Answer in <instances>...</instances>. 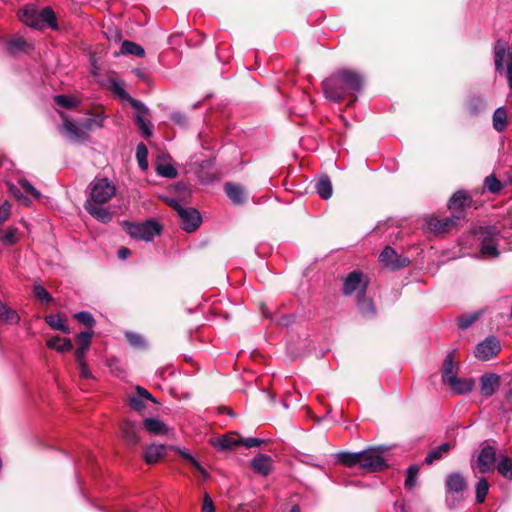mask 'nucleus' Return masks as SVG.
I'll use <instances>...</instances> for the list:
<instances>
[{"mask_svg": "<svg viewBox=\"0 0 512 512\" xmlns=\"http://www.w3.org/2000/svg\"><path fill=\"white\" fill-rule=\"evenodd\" d=\"M452 448V445L450 443H442L441 445H439L438 447L436 448H433L428 454L427 456L425 457L424 459V463L427 464V465H431L432 463H434L435 461L439 460L442 458V456L447 453L448 451H450V449Z\"/></svg>", "mask_w": 512, "mask_h": 512, "instance_id": "7c9ffc66", "label": "nucleus"}, {"mask_svg": "<svg viewBox=\"0 0 512 512\" xmlns=\"http://www.w3.org/2000/svg\"><path fill=\"white\" fill-rule=\"evenodd\" d=\"M507 121V113L504 107H499L493 114V127L497 132H502L505 129Z\"/></svg>", "mask_w": 512, "mask_h": 512, "instance_id": "c9c22d12", "label": "nucleus"}, {"mask_svg": "<svg viewBox=\"0 0 512 512\" xmlns=\"http://www.w3.org/2000/svg\"><path fill=\"white\" fill-rule=\"evenodd\" d=\"M251 467L256 473L267 476L272 470V458L260 453L251 460Z\"/></svg>", "mask_w": 512, "mask_h": 512, "instance_id": "a211bd4d", "label": "nucleus"}, {"mask_svg": "<svg viewBox=\"0 0 512 512\" xmlns=\"http://www.w3.org/2000/svg\"><path fill=\"white\" fill-rule=\"evenodd\" d=\"M368 282L364 280L360 271H353L347 275L343 283V293L347 296L357 294V297L365 295Z\"/></svg>", "mask_w": 512, "mask_h": 512, "instance_id": "1a4fd4ad", "label": "nucleus"}, {"mask_svg": "<svg viewBox=\"0 0 512 512\" xmlns=\"http://www.w3.org/2000/svg\"><path fill=\"white\" fill-rule=\"evenodd\" d=\"M494 64L499 74H505L508 86L512 90V52L509 44L502 40H497L494 45Z\"/></svg>", "mask_w": 512, "mask_h": 512, "instance_id": "7ed1b4c3", "label": "nucleus"}, {"mask_svg": "<svg viewBox=\"0 0 512 512\" xmlns=\"http://www.w3.org/2000/svg\"><path fill=\"white\" fill-rule=\"evenodd\" d=\"M337 461L345 466L353 467L360 465V452H340L337 454Z\"/></svg>", "mask_w": 512, "mask_h": 512, "instance_id": "473e14b6", "label": "nucleus"}, {"mask_svg": "<svg viewBox=\"0 0 512 512\" xmlns=\"http://www.w3.org/2000/svg\"><path fill=\"white\" fill-rule=\"evenodd\" d=\"M121 52L123 54H130V55H134L137 57L145 56V51L140 45H138L132 41H128V40H125L122 43Z\"/></svg>", "mask_w": 512, "mask_h": 512, "instance_id": "58836bf2", "label": "nucleus"}, {"mask_svg": "<svg viewBox=\"0 0 512 512\" xmlns=\"http://www.w3.org/2000/svg\"><path fill=\"white\" fill-rule=\"evenodd\" d=\"M446 488L449 492H462L466 488V481L461 474L451 473L447 476Z\"/></svg>", "mask_w": 512, "mask_h": 512, "instance_id": "a878e982", "label": "nucleus"}, {"mask_svg": "<svg viewBox=\"0 0 512 512\" xmlns=\"http://www.w3.org/2000/svg\"><path fill=\"white\" fill-rule=\"evenodd\" d=\"M457 364L453 361V352L449 353L443 363L442 380L443 383H448L451 378L457 376Z\"/></svg>", "mask_w": 512, "mask_h": 512, "instance_id": "cd10ccee", "label": "nucleus"}, {"mask_svg": "<svg viewBox=\"0 0 512 512\" xmlns=\"http://www.w3.org/2000/svg\"><path fill=\"white\" fill-rule=\"evenodd\" d=\"M212 444L220 451H227L240 445V439L236 438L235 434L231 433L214 439Z\"/></svg>", "mask_w": 512, "mask_h": 512, "instance_id": "393cba45", "label": "nucleus"}, {"mask_svg": "<svg viewBox=\"0 0 512 512\" xmlns=\"http://www.w3.org/2000/svg\"><path fill=\"white\" fill-rule=\"evenodd\" d=\"M136 393L141 396V398L144 400H149L153 403H158L157 400L153 397V395L145 388L141 386L136 387Z\"/></svg>", "mask_w": 512, "mask_h": 512, "instance_id": "e2e57ef3", "label": "nucleus"}, {"mask_svg": "<svg viewBox=\"0 0 512 512\" xmlns=\"http://www.w3.org/2000/svg\"><path fill=\"white\" fill-rule=\"evenodd\" d=\"M498 472L506 479H512V459L503 456L497 466Z\"/></svg>", "mask_w": 512, "mask_h": 512, "instance_id": "a19ab883", "label": "nucleus"}, {"mask_svg": "<svg viewBox=\"0 0 512 512\" xmlns=\"http://www.w3.org/2000/svg\"><path fill=\"white\" fill-rule=\"evenodd\" d=\"M125 335H126L128 342L133 347L141 348V347L145 346V341L141 335H139L137 333H132V332H127Z\"/></svg>", "mask_w": 512, "mask_h": 512, "instance_id": "4d7b16f0", "label": "nucleus"}, {"mask_svg": "<svg viewBox=\"0 0 512 512\" xmlns=\"http://www.w3.org/2000/svg\"><path fill=\"white\" fill-rule=\"evenodd\" d=\"M500 387V376L494 373L484 374L480 377V393L489 398L496 393Z\"/></svg>", "mask_w": 512, "mask_h": 512, "instance_id": "f3484780", "label": "nucleus"}, {"mask_svg": "<svg viewBox=\"0 0 512 512\" xmlns=\"http://www.w3.org/2000/svg\"><path fill=\"white\" fill-rule=\"evenodd\" d=\"M362 87L363 77L350 69H339L322 82L325 97L333 102L360 92Z\"/></svg>", "mask_w": 512, "mask_h": 512, "instance_id": "f257e3e1", "label": "nucleus"}, {"mask_svg": "<svg viewBox=\"0 0 512 512\" xmlns=\"http://www.w3.org/2000/svg\"><path fill=\"white\" fill-rule=\"evenodd\" d=\"M76 361L79 365L80 376L85 379L90 378L91 372H90L88 366L86 365L85 361L84 360H76Z\"/></svg>", "mask_w": 512, "mask_h": 512, "instance_id": "69168bd1", "label": "nucleus"}, {"mask_svg": "<svg viewBox=\"0 0 512 512\" xmlns=\"http://www.w3.org/2000/svg\"><path fill=\"white\" fill-rule=\"evenodd\" d=\"M93 334L94 332L90 330L81 332L77 335L76 340L78 348L75 351L76 360H84L85 354L89 349Z\"/></svg>", "mask_w": 512, "mask_h": 512, "instance_id": "aec40b11", "label": "nucleus"}, {"mask_svg": "<svg viewBox=\"0 0 512 512\" xmlns=\"http://www.w3.org/2000/svg\"><path fill=\"white\" fill-rule=\"evenodd\" d=\"M62 130L65 132L67 138L73 142H83L88 139V134L84 132L79 122H74L68 118L64 119Z\"/></svg>", "mask_w": 512, "mask_h": 512, "instance_id": "4468645a", "label": "nucleus"}, {"mask_svg": "<svg viewBox=\"0 0 512 512\" xmlns=\"http://www.w3.org/2000/svg\"><path fill=\"white\" fill-rule=\"evenodd\" d=\"M19 18L25 25L37 30H43L46 26L58 29L55 13L50 7L38 12L33 5H27L20 11Z\"/></svg>", "mask_w": 512, "mask_h": 512, "instance_id": "f03ea898", "label": "nucleus"}, {"mask_svg": "<svg viewBox=\"0 0 512 512\" xmlns=\"http://www.w3.org/2000/svg\"><path fill=\"white\" fill-rule=\"evenodd\" d=\"M315 189L322 199L328 200L331 198L333 188L330 178L327 175L321 176L315 183Z\"/></svg>", "mask_w": 512, "mask_h": 512, "instance_id": "bb28decb", "label": "nucleus"}, {"mask_svg": "<svg viewBox=\"0 0 512 512\" xmlns=\"http://www.w3.org/2000/svg\"><path fill=\"white\" fill-rule=\"evenodd\" d=\"M224 191L233 204L241 205L244 203L245 194L243 188L240 185L227 182L224 186Z\"/></svg>", "mask_w": 512, "mask_h": 512, "instance_id": "5701e85b", "label": "nucleus"}, {"mask_svg": "<svg viewBox=\"0 0 512 512\" xmlns=\"http://www.w3.org/2000/svg\"><path fill=\"white\" fill-rule=\"evenodd\" d=\"M451 390L456 394H467L472 391L474 387L473 379H461L455 376L451 378V380L446 383Z\"/></svg>", "mask_w": 512, "mask_h": 512, "instance_id": "4be33fe9", "label": "nucleus"}, {"mask_svg": "<svg viewBox=\"0 0 512 512\" xmlns=\"http://www.w3.org/2000/svg\"><path fill=\"white\" fill-rule=\"evenodd\" d=\"M462 218V215H453L452 217L446 218H435L431 217L427 221V226L430 231L436 233H443L450 230L451 227L455 226L457 221Z\"/></svg>", "mask_w": 512, "mask_h": 512, "instance_id": "2eb2a0df", "label": "nucleus"}, {"mask_svg": "<svg viewBox=\"0 0 512 512\" xmlns=\"http://www.w3.org/2000/svg\"><path fill=\"white\" fill-rule=\"evenodd\" d=\"M34 293L36 297L44 304H48L53 300L51 294L42 285H34Z\"/></svg>", "mask_w": 512, "mask_h": 512, "instance_id": "3c124183", "label": "nucleus"}, {"mask_svg": "<svg viewBox=\"0 0 512 512\" xmlns=\"http://www.w3.org/2000/svg\"><path fill=\"white\" fill-rule=\"evenodd\" d=\"M147 157H148L147 147L143 143L138 144L137 148H136V158H137L139 167L143 170H146L148 168Z\"/></svg>", "mask_w": 512, "mask_h": 512, "instance_id": "c03bdc74", "label": "nucleus"}, {"mask_svg": "<svg viewBox=\"0 0 512 512\" xmlns=\"http://www.w3.org/2000/svg\"><path fill=\"white\" fill-rule=\"evenodd\" d=\"M484 186L491 193H498L502 188L501 182L494 175L485 178Z\"/></svg>", "mask_w": 512, "mask_h": 512, "instance_id": "603ef678", "label": "nucleus"}, {"mask_svg": "<svg viewBox=\"0 0 512 512\" xmlns=\"http://www.w3.org/2000/svg\"><path fill=\"white\" fill-rule=\"evenodd\" d=\"M265 441L259 438L248 437L240 439V445L245 446L246 448H253L261 446Z\"/></svg>", "mask_w": 512, "mask_h": 512, "instance_id": "bf43d9fd", "label": "nucleus"}, {"mask_svg": "<svg viewBox=\"0 0 512 512\" xmlns=\"http://www.w3.org/2000/svg\"><path fill=\"white\" fill-rule=\"evenodd\" d=\"M47 346L58 352H66L72 349V342L68 338L61 339L60 337L55 336L47 341Z\"/></svg>", "mask_w": 512, "mask_h": 512, "instance_id": "72a5a7b5", "label": "nucleus"}, {"mask_svg": "<svg viewBox=\"0 0 512 512\" xmlns=\"http://www.w3.org/2000/svg\"><path fill=\"white\" fill-rule=\"evenodd\" d=\"M11 205L8 201H5L0 206V222H5L10 216Z\"/></svg>", "mask_w": 512, "mask_h": 512, "instance_id": "680f3d73", "label": "nucleus"}, {"mask_svg": "<svg viewBox=\"0 0 512 512\" xmlns=\"http://www.w3.org/2000/svg\"><path fill=\"white\" fill-rule=\"evenodd\" d=\"M170 205L176 210L182 222V228L187 232H193L201 223V215L195 208L182 207L175 199L170 201Z\"/></svg>", "mask_w": 512, "mask_h": 512, "instance_id": "6e6552de", "label": "nucleus"}, {"mask_svg": "<svg viewBox=\"0 0 512 512\" xmlns=\"http://www.w3.org/2000/svg\"><path fill=\"white\" fill-rule=\"evenodd\" d=\"M180 454L187 460L191 463V465L197 469L202 475L204 478H207L208 477V474L206 472V470L200 465V463L188 452L186 451H180Z\"/></svg>", "mask_w": 512, "mask_h": 512, "instance_id": "6e6d98bb", "label": "nucleus"}, {"mask_svg": "<svg viewBox=\"0 0 512 512\" xmlns=\"http://www.w3.org/2000/svg\"><path fill=\"white\" fill-rule=\"evenodd\" d=\"M202 512H215L213 501L207 493L204 495Z\"/></svg>", "mask_w": 512, "mask_h": 512, "instance_id": "0e129e2a", "label": "nucleus"}, {"mask_svg": "<svg viewBox=\"0 0 512 512\" xmlns=\"http://www.w3.org/2000/svg\"><path fill=\"white\" fill-rule=\"evenodd\" d=\"M117 254H118L119 259L125 260L130 256L131 251L127 247H120L118 249Z\"/></svg>", "mask_w": 512, "mask_h": 512, "instance_id": "774afa93", "label": "nucleus"}, {"mask_svg": "<svg viewBox=\"0 0 512 512\" xmlns=\"http://www.w3.org/2000/svg\"><path fill=\"white\" fill-rule=\"evenodd\" d=\"M89 198L86 201L107 203L116 193L114 183L107 178L96 177L89 185Z\"/></svg>", "mask_w": 512, "mask_h": 512, "instance_id": "39448f33", "label": "nucleus"}, {"mask_svg": "<svg viewBox=\"0 0 512 512\" xmlns=\"http://www.w3.org/2000/svg\"><path fill=\"white\" fill-rule=\"evenodd\" d=\"M126 100L131 104V106L134 109H136L138 111V114L142 115L147 112V108L141 101L136 100V99L132 98L131 96H129V98H127Z\"/></svg>", "mask_w": 512, "mask_h": 512, "instance_id": "052dcab7", "label": "nucleus"}, {"mask_svg": "<svg viewBox=\"0 0 512 512\" xmlns=\"http://www.w3.org/2000/svg\"><path fill=\"white\" fill-rule=\"evenodd\" d=\"M171 118L175 123H177L181 126H184L187 124L186 116L180 112L173 113Z\"/></svg>", "mask_w": 512, "mask_h": 512, "instance_id": "338daca9", "label": "nucleus"}, {"mask_svg": "<svg viewBox=\"0 0 512 512\" xmlns=\"http://www.w3.org/2000/svg\"><path fill=\"white\" fill-rule=\"evenodd\" d=\"M166 454V446L162 444H152L148 446L144 453V460L147 464L158 462Z\"/></svg>", "mask_w": 512, "mask_h": 512, "instance_id": "b1692460", "label": "nucleus"}, {"mask_svg": "<svg viewBox=\"0 0 512 512\" xmlns=\"http://www.w3.org/2000/svg\"><path fill=\"white\" fill-rule=\"evenodd\" d=\"M496 461V450L487 445L483 447L477 458V466L480 473H488L493 470Z\"/></svg>", "mask_w": 512, "mask_h": 512, "instance_id": "ddd939ff", "label": "nucleus"}, {"mask_svg": "<svg viewBox=\"0 0 512 512\" xmlns=\"http://www.w3.org/2000/svg\"><path fill=\"white\" fill-rule=\"evenodd\" d=\"M108 83L111 91L120 99L126 100L127 98H129L130 95L126 92L124 84L121 80L116 78H110Z\"/></svg>", "mask_w": 512, "mask_h": 512, "instance_id": "ea45409f", "label": "nucleus"}, {"mask_svg": "<svg viewBox=\"0 0 512 512\" xmlns=\"http://www.w3.org/2000/svg\"><path fill=\"white\" fill-rule=\"evenodd\" d=\"M126 232L134 239L151 241L161 233V226L153 220L142 223H126Z\"/></svg>", "mask_w": 512, "mask_h": 512, "instance_id": "0eeeda50", "label": "nucleus"}, {"mask_svg": "<svg viewBox=\"0 0 512 512\" xmlns=\"http://www.w3.org/2000/svg\"><path fill=\"white\" fill-rule=\"evenodd\" d=\"M18 229L16 227H9L5 234L0 237V242L4 245H14L17 243Z\"/></svg>", "mask_w": 512, "mask_h": 512, "instance_id": "de8ad7c7", "label": "nucleus"}, {"mask_svg": "<svg viewBox=\"0 0 512 512\" xmlns=\"http://www.w3.org/2000/svg\"><path fill=\"white\" fill-rule=\"evenodd\" d=\"M384 449L381 447H370L360 451V468L369 473L384 470L388 465L383 457Z\"/></svg>", "mask_w": 512, "mask_h": 512, "instance_id": "423d86ee", "label": "nucleus"}, {"mask_svg": "<svg viewBox=\"0 0 512 512\" xmlns=\"http://www.w3.org/2000/svg\"><path fill=\"white\" fill-rule=\"evenodd\" d=\"M481 311L472 312L469 314L462 315L458 319V326L465 330L469 328L473 323H475L481 316Z\"/></svg>", "mask_w": 512, "mask_h": 512, "instance_id": "79ce46f5", "label": "nucleus"}, {"mask_svg": "<svg viewBox=\"0 0 512 512\" xmlns=\"http://www.w3.org/2000/svg\"><path fill=\"white\" fill-rule=\"evenodd\" d=\"M419 472V467L417 465H411L407 469V475L405 479V486L409 489H412L417 484V476Z\"/></svg>", "mask_w": 512, "mask_h": 512, "instance_id": "49530a36", "label": "nucleus"}, {"mask_svg": "<svg viewBox=\"0 0 512 512\" xmlns=\"http://www.w3.org/2000/svg\"><path fill=\"white\" fill-rule=\"evenodd\" d=\"M135 120H136V123H137V126L138 128L141 130V132L143 133V135L148 138L152 135V124L150 123V121L146 120L143 115L141 114H137L135 116Z\"/></svg>", "mask_w": 512, "mask_h": 512, "instance_id": "a18cd8bd", "label": "nucleus"}, {"mask_svg": "<svg viewBox=\"0 0 512 512\" xmlns=\"http://www.w3.org/2000/svg\"><path fill=\"white\" fill-rule=\"evenodd\" d=\"M45 321L53 329L59 330L64 333L69 332V328L65 324V320L60 315H48L45 317Z\"/></svg>", "mask_w": 512, "mask_h": 512, "instance_id": "4c0bfd02", "label": "nucleus"}, {"mask_svg": "<svg viewBox=\"0 0 512 512\" xmlns=\"http://www.w3.org/2000/svg\"><path fill=\"white\" fill-rule=\"evenodd\" d=\"M104 118L100 115H93L78 121L84 132L95 130L102 127Z\"/></svg>", "mask_w": 512, "mask_h": 512, "instance_id": "f704fd0d", "label": "nucleus"}, {"mask_svg": "<svg viewBox=\"0 0 512 512\" xmlns=\"http://www.w3.org/2000/svg\"><path fill=\"white\" fill-rule=\"evenodd\" d=\"M27 45L26 41L21 37H16L8 41L7 48L10 52L23 50Z\"/></svg>", "mask_w": 512, "mask_h": 512, "instance_id": "5fc2aeb1", "label": "nucleus"}, {"mask_svg": "<svg viewBox=\"0 0 512 512\" xmlns=\"http://www.w3.org/2000/svg\"><path fill=\"white\" fill-rule=\"evenodd\" d=\"M19 187L15 185L10 186V192L25 205L30 204V199L23 195V190L26 194L31 195L33 198L38 199L41 197V193L26 179H20L18 181Z\"/></svg>", "mask_w": 512, "mask_h": 512, "instance_id": "f8f14e48", "label": "nucleus"}, {"mask_svg": "<svg viewBox=\"0 0 512 512\" xmlns=\"http://www.w3.org/2000/svg\"><path fill=\"white\" fill-rule=\"evenodd\" d=\"M501 350L500 342L495 336H489L478 343L474 350V355L480 360H489L497 355Z\"/></svg>", "mask_w": 512, "mask_h": 512, "instance_id": "9d476101", "label": "nucleus"}, {"mask_svg": "<svg viewBox=\"0 0 512 512\" xmlns=\"http://www.w3.org/2000/svg\"><path fill=\"white\" fill-rule=\"evenodd\" d=\"M357 302L359 311L363 317L372 318L376 315V309L371 299H368L363 295L357 297Z\"/></svg>", "mask_w": 512, "mask_h": 512, "instance_id": "c756f323", "label": "nucleus"}, {"mask_svg": "<svg viewBox=\"0 0 512 512\" xmlns=\"http://www.w3.org/2000/svg\"><path fill=\"white\" fill-rule=\"evenodd\" d=\"M103 204L104 203L85 201L84 208L93 218L106 224L112 220V214Z\"/></svg>", "mask_w": 512, "mask_h": 512, "instance_id": "dca6fc26", "label": "nucleus"}, {"mask_svg": "<svg viewBox=\"0 0 512 512\" xmlns=\"http://www.w3.org/2000/svg\"><path fill=\"white\" fill-rule=\"evenodd\" d=\"M0 320L8 324H18L20 317L14 309L8 307L0 300Z\"/></svg>", "mask_w": 512, "mask_h": 512, "instance_id": "2f4dec72", "label": "nucleus"}, {"mask_svg": "<svg viewBox=\"0 0 512 512\" xmlns=\"http://www.w3.org/2000/svg\"><path fill=\"white\" fill-rule=\"evenodd\" d=\"M500 230L496 226L480 227L476 235L480 241V252L485 258H497L500 255L498 250Z\"/></svg>", "mask_w": 512, "mask_h": 512, "instance_id": "20e7f679", "label": "nucleus"}, {"mask_svg": "<svg viewBox=\"0 0 512 512\" xmlns=\"http://www.w3.org/2000/svg\"><path fill=\"white\" fill-rule=\"evenodd\" d=\"M129 405L133 410L138 412H141L145 408L143 399L139 394L133 395L129 398Z\"/></svg>", "mask_w": 512, "mask_h": 512, "instance_id": "13d9d810", "label": "nucleus"}, {"mask_svg": "<svg viewBox=\"0 0 512 512\" xmlns=\"http://www.w3.org/2000/svg\"><path fill=\"white\" fill-rule=\"evenodd\" d=\"M379 261L391 270H398L409 264V260L406 257L398 255L390 246H386L380 253Z\"/></svg>", "mask_w": 512, "mask_h": 512, "instance_id": "9b49d317", "label": "nucleus"}, {"mask_svg": "<svg viewBox=\"0 0 512 512\" xmlns=\"http://www.w3.org/2000/svg\"><path fill=\"white\" fill-rule=\"evenodd\" d=\"M486 102L483 97L473 95L469 98L467 109L470 114L476 115L485 109Z\"/></svg>", "mask_w": 512, "mask_h": 512, "instance_id": "e433bc0d", "label": "nucleus"}, {"mask_svg": "<svg viewBox=\"0 0 512 512\" xmlns=\"http://www.w3.org/2000/svg\"><path fill=\"white\" fill-rule=\"evenodd\" d=\"M468 199L469 198H468V195L466 194V192L457 191L450 198L448 207L451 211L457 212L456 215L461 214L463 216V213L461 210L464 207V205L466 204V202L468 201Z\"/></svg>", "mask_w": 512, "mask_h": 512, "instance_id": "c85d7f7f", "label": "nucleus"}, {"mask_svg": "<svg viewBox=\"0 0 512 512\" xmlns=\"http://www.w3.org/2000/svg\"><path fill=\"white\" fill-rule=\"evenodd\" d=\"M489 491V483L486 478L482 477L478 480L476 485V501L483 503Z\"/></svg>", "mask_w": 512, "mask_h": 512, "instance_id": "37998d69", "label": "nucleus"}, {"mask_svg": "<svg viewBox=\"0 0 512 512\" xmlns=\"http://www.w3.org/2000/svg\"><path fill=\"white\" fill-rule=\"evenodd\" d=\"M54 101L57 105L64 107V108H72L76 106L77 101L76 99L72 97H68L66 95H56L54 97Z\"/></svg>", "mask_w": 512, "mask_h": 512, "instance_id": "864d4df0", "label": "nucleus"}, {"mask_svg": "<svg viewBox=\"0 0 512 512\" xmlns=\"http://www.w3.org/2000/svg\"><path fill=\"white\" fill-rule=\"evenodd\" d=\"M139 426L131 421H125L122 425V436L125 442L131 446H135L139 443L140 438L138 436Z\"/></svg>", "mask_w": 512, "mask_h": 512, "instance_id": "412c9836", "label": "nucleus"}, {"mask_svg": "<svg viewBox=\"0 0 512 512\" xmlns=\"http://www.w3.org/2000/svg\"><path fill=\"white\" fill-rule=\"evenodd\" d=\"M157 173L166 178H175L177 170L171 164H158L156 168Z\"/></svg>", "mask_w": 512, "mask_h": 512, "instance_id": "8fccbe9b", "label": "nucleus"}, {"mask_svg": "<svg viewBox=\"0 0 512 512\" xmlns=\"http://www.w3.org/2000/svg\"><path fill=\"white\" fill-rule=\"evenodd\" d=\"M74 318L86 327L91 328L95 325V320L92 314L88 311H80L75 313Z\"/></svg>", "mask_w": 512, "mask_h": 512, "instance_id": "09e8293b", "label": "nucleus"}, {"mask_svg": "<svg viewBox=\"0 0 512 512\" xmlns=\"http://www.w3.org/2000/svg\"><path fill=\"white\" fill-rule=\"evenodd\" d=\"M143 428L153 435H166L169 427L160 419L147 417L143 420Z\"/></svg>", "mask_w": 512, "mask_h": 512, "instance_id": "6ab92c4d", "label": "nucleus"}]
</instances>
